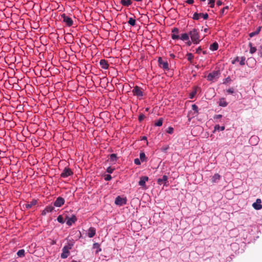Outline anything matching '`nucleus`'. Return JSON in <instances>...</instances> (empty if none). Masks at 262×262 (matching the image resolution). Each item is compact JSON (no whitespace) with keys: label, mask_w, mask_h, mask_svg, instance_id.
Returning <instances> with one entry per match:
<instances>
[{"label":"nucleus","mask_w":262,"mask_h":262,"mask_svg":"<svg viewBox=\"0 0 262 262\" xmlns=\"http://www.w3.org/2000/svg\"><path fill=\"white\" fill-rule=\"evenodd\" d=\"M202 51V48L201 47H199L196 49V53L197 54H200L201 53Z\"/></svg>","instance_id":"obj_49"},{"label":"nucleus","mask_w":262,"mask_h":262,"mask_svg":"<svg viewBox=\"0 0 262 262\" xmlns=\"http://www.w3.org/2000/svg\"><path fill=\"white\" fill-rule=\"evenodd\" d=\"M173 127L169 126L166 129V133L169 134H172L173 133Z\"/></svg>","instance_id":"obj_40"},{"label":"nucleus","mask_w":262,"mask_h":262,"mask_svg":"<svg viewBox=\"0 0 262 262\" xmlns=\"http://www.w3.org/2000/svg\"><path fill=\"white\" fill-rule=\"evenodd\" d=\"M257 140H258V138L256 136H252L250 138V142H252L253 140H254L255 142H257Z\"/></svg>","instance_id":"obj_46"},{"label":"nucleus","mask_w":262,"mask_h":262,"mask_svg":"<svg viewBox=\"0 0 262 262\" xmlns=\"http://www.w3.org/2000/svg\"><path fill=\"white\" fill-rule=\"evenodd\" d=\"M77 221V218L75 215H72L71 217L67 218V220L66 221V224L71 226L72 225L75 223Z\"/></svg>","instance_id":"obj_16"},{"label":"nucleus","mask_w":262,"mask_h":262,"mask_svg":"<svg viewBox=\"0 0 262 262\" xmlns=\"http://www.w3.org/2000/svg\"><path fill=\"white\" fill-rule=\"evenodd\" d=\"M186 3L188 4L192 5L194 3V1L193 0H187L186 1Z\"/></svg>","instance_id":"obj_51"},{"label":"nucleus","mask_w":262,"mask_h":262,"mask_svg":"<svg viewBox=\"0 0 262 262\" xmlns=\"http://www.w3.org/2000/svg\"><path fill=\"white\" fill-rule=\"evenodd\" d=\"M259 55L261 57H262V45L260 46V49L259 50Z\"/></svg>","instance_id":"obj_55"},{"label":"nucleus","mask_w":262,"mask_h":262,"mask_svg":"<svg viewBox=\"0 0 262 262\" xmlns=\"http://www.w3.org/2000/svg\"><path fill=\"white\" fill-rule=\"evenodd\" d=\"M217 103L219 106L222 107H226L228 104V103L226 101V99L225 98H220Z\"/></svg>","instance_id":"obj_19"},{"label":"nucleus","mask_w":262,"mask_h":262,"mask_svg":"<svg viewBox=\"0 0 262 262\" xmlns=\"http://www.w3.org/2000/svg\"><path fill=\"white\" fill-rule=\"evenodd\" d=\"M54 209V207L52 205H49L45 207V208L42 211L41 214V215H46L47 213L52 212Z\"/></svg>","instance_id":"obj_13"},{"label":"nucleus","mask_w":262,"mask_h":262,"mask_svg":"<svg viewBox=\"0 0 262 262\" xmlns=\"http://www.w3.org/2000/svg\"><path fill=\"white\" fill-rule=\"evenodd\" d=\"M17 255L20 257H23L25 256V250L24 249H21V250H18L17 252Z\"/></svg>","instance_id":"obj_35"},{"label":"nucleus","mask_w":262,"mask_h":262,"mask_svg":"<svg viewBox=\"0 0 262 262\" xmlns=\"http://www.w3.org/2000/svg\"><path fill=\"white\" fill-rule=\"evenodd\" d=\"M101 68L103 69L106 70L109 67V64L107 61L104 59H101L99 62Z\"/></svg>","instance_id":"obj_18"},{"label":"nucleus","mask_w":262,"mask_h":262,"mask_svg":"<svg viewBox=\"0 0 262 262\" xmlns=\"http://www.w3.org/2000/svg\"><path fill=\"white\" fill-rule=\"evenodd\" d=\"M246 58L244 56L241 57L239 60V64L241 66L245 64Z\"/></svg>","instance_id":"obj_38"},{"label":"nucleus","mask_w":262,"mask_h":262,"mask_svg":"<svg viewBox=\"0 0 262 262\" xmlns=\"http://www.w3.org/2000/svg\"><path fill=\"white\" fill-rule=\"evenodd\" d=\"M221 178V176L219 173H215L211 178L212 183H216L218 182Z\"/></svg>","instance_id":"obj_27"},{"label":"nucleus","mask_w":262,"mask_h":262,"mask_svg":"<svg viewBox=\"0 0 262 262\" xmlns=\"http://www.w3.org/2000/svg\"><path fill=\"white\" fill-rule=\"evenodd\" d=\"M73 174L72 170L68 167H65L62 172L61 173L60 176L62 178H66L69 176H71Z\"/></svg>","instance_id":"obj_7"},{"label":"nucleus","mask_w":262,"mask_h":262,"mask_svg":"<svg viewBox=\"0 0 262 262\" xmlns=\"http://www.w3.org/2000/svg\"><path fill=\"white\" fill-rule=\"evenodd\" d=\"M148 181V178L146 176H142L140 177V181L139 182V185L143 188H145L146 186V182Z\"/></svg>","instance_id":"obj_14"},{"label":"nucleus","mask_w":262,"mask_h":262,"mask_svg":"<svg viewBox=\"0 0 262 262\" xmlns=\"http://www.w3.org/2000/svg\"><path fill=\"white\" fill-rule=\"evenodd\" d=\"M227 92L229 93V94H232L234 93V89L233 88H230V89H229L227 90Z\"/></svg>","instance_id":"obj_48"},{"label":"nucleus","mask_w":262,"mask_h":262,"mask_svg":"<svg viewBox=\"0 0 262 262\" xmlns=\"http://www.w3.org/2000/svg\"><path fill=\"white\" fill-rule=\"evenodd\" d=\"M187 59L190 63L192 62L194 56L192 53H188L186 54Z\"/></svg>","instance_id":"obj_34"},{"label":"nucleus","mask_w":262,"mask_h":262,"mask_svg":"<svg viewBox=\"0 0 262 262\" xmlns=\"http://www.w3.org/2000/svg\"><path fill=\"white\" fill-rule=\"evenodd\" d=\"M158 62L160 67L162 68L163 69L166 70H169L168 63L167 62V61H163L161 57H159L158 58Z\"/></svg>","instance_id":"obj_11"},{"label":"nucleus","mask_w":262,"mask_h":262,"mask_svg":"<svg viewBox=\"0 0 262 262\" xmlns=\"http://www.w3.org/2000/svg\"><path fill=\"white\" fill-rule=\"evenodd\" d=\"M127 203V199L126 198H121L120 196H118L116 197L115 203L116 205L121 206L124 205Z\"/></svg>","instance_id":"obj_9"},{"label":"nucleus","mask_w":262,"mask_h":262,"mask_svg":"<svg viewBox=\"0 0 262 262\" xmlns=\"http://www.w3.org/2000/svg\"><path fill=\"white\" fill-rule=\"evenodd\" d=\"M117 159L118 157L116 154H112L110 155L109 160L112 164H115L117 162Z\"/></svg>","instance_id":"obj_21"},{"label":"nucleus","mask_w":262,"mask_h":262,"mask_svg":"<svg viewBox=\"0 0 262 262\" xmlns=\"http://www.w3.org/2000/svg\"><path fill=\"white\" fill-rule=\"evenodd\" d=\"M132 93L134 96L138 97H141L143 96L142 90L139 86H135L132 90Z\"/></svg>","instance_id":"obj_8"},{"label":"nucleus","mask_w":262,"mask_h":262,"mask_svg":"<svg viewBox=\"0 0 262 262\" xmlns=\"http://www.w3.org/2000/svg\"><path fill=\"white\" fill-rule=\"evenodd\" d=\"M258 7L259 10L261 11V13L262 14V4H260V5H259L258 6Z\"/></svg>","instance_id":"obj_56"},{"label":"nucleus","mask_w":262,"mask_h":262,"mask_svg":"<svg viewBox=\"0 0 262 262\" xmlns=\"http://www.w3.org/2000/svg\"><path fill=\"white\" fill-rule=\"evenodd\" d=\"M261 27L259 26L258 28H256V29L255 31H253V32L249 33V36L250 37H252L256 35H258L261 30Z\"/></svg>","instance_id":"obj_25"},{"label":"nucleus","mask_w":262,"mask_h":262,"mask_svg":"<svg viewBox=\"0 0 262 262\" xmlns=\"http://www.w3.org/2000/svg\"><path fill=\"white\" fill-rule=\"evenodd\" d=\"M208 28H205V29H204V32H205V33H207V32H208Z\"/></svg>","instance_id":"obj_59"},{"label":"nucleus","mask_w":262,"mask_h":262,"mask_svg":"<svg viewBox=\"0 0 262 262\" xmlns=\"http://www.w3.org/2000/svg\"><path fill=\"white\" fill-rule=\"evenodd\" d=\"M239 61L238 57H236V58L232 62V64H234L235 61Z\"/></svg>","instance_id":"obj_54"},{"label":"nucleus","mask_w":262,"mask_h":262,"mask_svg":"<svg viewBox=\"0 0 262 262\" xmlns=\"http://www.w3.org/2000/svg\"><path fill=\"white\" fill-rule=\"evenodd\" d=\"M145 116L144 114H140L138 117L139 121L141 122L145 118Z\"/></svg>","instance_id":"obj_43"},{"label":"nucleus","mask_w":262,"mask_h":262,"mask_svg":"<svg viewBox=\"0 0 262 262\" xmlns=\"http://www.w3.org/2000/svg\"><path fill=\"white\" fill-rule=\"evenodd\" d=\"M135 1H136V2H141L142 0H134Z\"/></svg>","instance_id":"obj_62"},{"label":"nucleus","mask_w":262,"mask_h":262,"mask_svg":"<svg viewBox=\"0 0 262 262\" xmlns=\"http://www.w3.org/2000/svg\"><path fill=\"white\" fill-rule=\"evenodd\" d=\"M132 0H121L120 4L124 7H129L132 4Z\"/></svg>","instance_id":"obj_22"},{"label":"nucleus","mask_w":262,"mask_h":262,"mask_svg":"<svg viewBox=\"0 0 262 262\" xmlns=\"http://www.w3.org/2000/svg\"><path fill=\"white\" fill-rule=\"evenodd\" d=\"M248 60H252L255 62V60L253 58H249Z\"/></svg>","instance_id":"obj_61"},{"label":"nucleus","mask_w":262,"mask_h":262,"mask_svg":"<svg viewBox=\"0 0 262 262\" xmlns=\"http://www.w3.org/2000/svg\"><path fill=\"white\" fill-rule=\"evenodd\" d=\"M94 249H97L96 251V254H98L99 252L101 251V248L100 247V245L97 243H95L93 245Z\"/></svg>","instance_id":"obj_29"},{"label":"nucleus","mask_w":262,"mask_h":262,"mask_svg":"<svg viewBox=\"0 0 262 262\" xmlns=\"http://www.w3.org/2000/svg\"><path fill=\"white\" fill-rule=\"evenodd\" d=\"M218 48H219V45H218L217 42H214L210 46L209 49L210 50H211L212 51H216L218 49Z\"/></svg>","instance_id":"obj_28"},{"label":"nucleus","mask_w":262,"mask_h":262,"mask_svg":"<svg viewBox=\"0 0 262 262\" xmlns=\"http://www.w3.org/2000/svg\"><path fill=\"white\" fill-rule=\"evenodd\" d=\"M261 201L260 199H257L256 200V202L253 203L252 207L255 210H260L262 208V205L261 204Z\"/></svg>","instance_id":"obj_15"},{"label":"nucleus","mask_w":262,"mask_h":262,"mask_svg":"<svg viewBox=\"0 0 262 262\" xmlns=\"http://www.w3.org/2000/svg\"><path fill=\"white\" fill-rule=\"evenodd\" d=\"M64 199L60 196L58 197L54 202V206L57 207H60L64 204Z\"/></svg>","instance_id":"obj_12"},{"label":"nucleus","mask_w":262,"mask_h":262,"mask_svg":"<svg viewBox=\"0 0 262 262\" xmlns=\"http://www.w3.org/2000/svg\"><path fill=\"white\" fill-rule=\"evenodd\" d=\"M141 160L138 158H136L134 160V163L137 165H140L141 164Z\"/></svg>","instance_id":"obj_45"},{"label":"nucleus","mask_w":262,"mask_h":262,"mask_svg":"<svg viewBox=\"0 0 262 262\" xmlns=\"http://www.w3.org/2000/svg\"><path fill=\"white\" fill-rule=\"evenodd\" d=\"M163 121V118H161L157 122L155 123V125L156 126H161L162 125Z\"/></svg>","instance_id":"obj_36"},{"label":"nucleus","mask_w":262,"mask_h":262,"mask_svg":"<svg viewBox=\"0 0 262 262\" xmlns=\"http://www.w3.org/2000/svg\"><path fill=\"white\" fill-rule=\"evenodd\" d=\"M208 5L210 8H213L215 5V0H208Z\"/></svg>","instance_id":"obj_37"},{"label":"nucleus","mask_w":262,"mask_h":262,"mask_svg":"<svg viewBox=\"0 0 262 262\" xmlns=\"http://www.w3.org/2000/svg\"><path fill=\"white\" fill-rule=\"evenodd\" d=\"M57 221L61 224H63L64 222V221L63 220V218L61 215H59L57 218Z\"/></svg>","instance_id":"obj_39"},{"label":"nucleus","mask_w":262,"mask_h":262,"mask_svg":"<svg viewBox=\"0 0 262 262\" xmlns=\"http://www.w3.org/2000/svg\"><path fill=\"white\" fill-rule=\"evenodd\" d=\"M37 201L36 200H33L30 203H28L26 204H25V207L27 209H30L32 206L35 205L37 204Z\"/></svg>","instance_id":"obj_26"},{"label":"nucleus","mask_w":262,"mask_h":262,"mask_svg":"<svg viewBox=\"0 0 262 262\" xmlns=\"http://www.w3.org/2000/svg\"><path fill=\"white\" fill-rule=\"evenodd\" d=\"M128 23L132 26H135L136 25V19L133 17H129L128 20Z\"/></svg>","instance_id":"obj_33"},{"label":"nucleus","mask_w":262,"mask_h":262,"mask_svg":"<svg viewBox=\"0 0 262 262\" xmlns=\"http://www.w3.org/2000/svg\"><path fill=\"white\" fill-rule=\"evenodd\" d=\"M179 30L178 28L174 27L171 30V37L173 40L179 39L180 36L179 35Z\"/></svg>","instance_id":"obj_10"},{"label":"nucleus","mask_w":262,"mask_h":262,"mask_svg":"<svg viewBox=\"0 0 262 262\" xmlns=\"http://www.w3.org/2000/svg\"><path fill=\"white\" fill-rule=\"evenodd\" d=\"M231 81V79L230 77L229 76H228V77H227L224 79L223 83L226 84L230 82Z\"/></svg>","instance_id":"obj_42"},{"label":"nucleus","mask_w":262,"mask_h":262,"mask_svg":"<svg viewBox=\"0 0 262 262\" xmlns=\"http://www.w3.org/2000/svg\"><path fill=\"white\" fill-rule=\"evenodd\" d=\"M189 34L191 39L192 40L193 43L197 45L201 41L199 31L198 29L193 28L190 31Z\"/></svg>","instance_id":"obj_1"},{"label":"nucleus","mask_w":262,"mask_h":262,"mask_svg":"<svg viewBox=\"0 0 262 262\" xmlns=\"http://www.w3.org/2000/svg\"><path fill=\"white\" fill-rule=\"evenodd\" d=\"M189 39V34L186 33H182L180 36L179 39H181L182 41H186L188 40Z\"/></svg>","instance_id":"obj_23"},{"label":"nucleus","mask_w":262,"mask_h":262,"mask_svg":"<svg viewBox=\"0 0 262 262\" xmlns=\"http://www.w3.org/2000/svg\"><path fill=\"white\" fill-rule=\"evenodd\" d=\"M142 162H146L147 161V158L145 156V154L143 152H141L140 153V159Z\"/></svg>","instance_id":"obj_31"},{"label":"nucleus","mask_w":262,"mask_h":262,"mask_svg":"<svg viewBox=\"0 0 262 262\" xmlns=\"http://www.w3.org/2000/svg\"><path fill=\"white\" fill-rule=\"evenodd\" d=\"M170 56L171 57H172L173 58H174L175 57V55L174 54H170Z\"/></svg>","instance_id":"obj_60"},{"label":"nucleus","mask_w":262,"mask_h":262,"mask_svg":"<svg viewBox=\"0 0 262 262\" xmlns=\"http://www.w3.org/2000/svg\"><path fill=\"white\" fill-rule=\"evenodd\" d=\"M221 72L219 70L213 71L207 76V79L209 81H216L220 76Z\"/></svg>","instance_id":"obj_3"},{"label":"nucleus","mask_w":262,"mask_h":262,"mask_svg":"<svg viewBox=\"0 0 262 262\" xmlns=\"http://www.w3.org/2000/svg\"><path fill=\"white\" fill-rule=\"evenodd\" d=\"M96 234V229L94 227H91L88 230V236L90 238H92Z\"/></svg>","instance_id":"obj_17"},{"label":"nucleus","mask_w":262,"mask_h":262,"mask_svg":"<svg viewBox=\"0 0 262 262\" xmlns=\"http://www.w3.org/2000/svg\"><path fill=\"white\" fill-rule=\"evenodd\" d=\"M73 246V244L68 243L67 245H65L62 249V253H61L60 257L62 259L67 258L70 255V250L72 248Z\"/></svg>","instance_id":"obj_2"},{"label":"nucleus","mask_w":262,"mask_h":262,"mask_svg":"<svg viewBox=\"0 0 262 262\" xmlns=\"http://www.w3.org/2000/svg\"><path fill=\"white\" fill-rule=\"evenodd\" d=\"M225 10L223 8H222L220 11V15L221 16H223L225 14Z\"/></svg>","instance_id":"obj_52"},{"label":"nucleus","mask_w":262,"mask_h":262,"mask_svg":"<svg viewBox=\"0 0 262 262\" xmlns=\"http://www.w3.org/2000/svg\"><path fill=\"white\" fill-rule=\"evenodd\" d=\"M216 5L217 6H220L222 5V2L220 0H218L216 2Z\"/></svg>","instance_id":"obj_53"},{"label":"nucleus","mask_w":262,"mask_h":262,"mask_svg":"<svg viewBox=\"0 0 262 262\" xmlns=\"http://www.w3.org/2000/svg\"><path fill=\"white\" fill-rule=\"evenodd\" d=\"M114 170H115L114 168H113V167H112L111 166H109L106 169V172L109 173H112L113 172Z\"/></svg>","instance_id":"obj_41"},{"label":"nucleus","mask_w":262,"mask_h":262,"mask_svg":"<svg viewBox=\"0 0 262 262\" xmlns=\"http://www.w3.org/2000/svg\"><path fill=\"white\" fill-rule=\"evenodd\" d=\"M203 54H206V52L205 51H203Z\"/></svg>","instance_id":"obj_63"},{"label":"nucleus","mask_w":262,"mask_h":262,"mask_svg":"<svg viewBox=\"0 0 262 262\" xmlns=\"http://www.w3.org/2000/svg\"><path fill=\"white\" fill-rule=\"evenodd\" d=\"M141 140H146L147 141V138L146 136H142L141 137Z\"/></svg>","instance_id":"obj_57"},{"label":"nucleus","mask_w":262,"mask_h":262,"mask_svg":"<svg viewBox=\"0 0 262 262\" xmlns=\"http://www.w3.org/2000/svg\"><path fill=\"white\" fill-rule=\"evenodd\" d=\"M249 47H250L249 52L251 54H253L256 52L257 49L255 47H253L252 43L251 42L249 43Z\"/></svg>","instance_id":"obj_30"},{"label":"nucleus","mask_w":262,"mask_h":262,"mask_svg":"<svg viewBox=\"0 0 262 262\" xmlns=\"http://www.w3.org/2000/svg\"><path fill=\"white\" fill-rule=\"evenodd\" d=\"M225 126H220L219 124H216V125H215L214 126L213 132H214L216 130H217V131H219V130L223 131V130H224L225 129Z\"/></svg>","instance_id":"obj_32"},{"label":"nucleus","mask_w":262,"mask_h":262,"mask_svg":"<svg viewBox=\"0 0 262 262\" xmlns=\"http://www.w3.org/2000/svg\"><path fill=\"white\" fill-rule=\"evenodd\" d=\"M198 88V86H195L192 88V91L189 94V98L190 99H193L194 97L197 93Z\"/></svg>","instance_id":"obj_20"},{"label":"nucleus","mask_w":262,"mask_h":262,"mask_svg":"<svg viewBox=\"0 0 262 262\" xmlns=\"http://www.w3.org/2000/svg\"><path fill=\"white\" fill-rule=\"evenodd\" d=\"M222 117V115L219 114V115H215L213 116V119L214 120L215 119H221Z\"/></svg>","instance_id":"obj_47"},{"label":"nucleus","mask_w":262,"mask_h":262,"mask_svg":"<svg viewBox=\"0 0 262 262\" xmlns=\"http://www.w3.org/2000/svg\"><path fill=\"white\" fill-rule=\"evenodd\" d=\"M60 19L62 20L63 23L68 27H71L73 25V20L72 18L67 15L65 13L60 15Z\"/></svg>","instance_id":"obj_4"},{"label":"nucleus","mask_w":262,"mask_h":262,"mask_svg":"<svg viewBox=\"0 0 262 262\" xmlns=\"http://www.w3.org/2000/svg\"><path fill=\"white\" fill-rule=\"evenodd\" d=\"M168 177L166 175L163 176L162 178H159L157 180V183L159 185H161L163 183H166L167 181Z\"/></svg>","instance_id":"obj_24"},{"label":"nucleus","mask_w":262,"mask_h":262,"mask_svg":"<svg viewBox=\"0 0 262 262\" xmlns=\"http://www.w3.org/2000/svg\"><path fill=\"white\" fill-rule=\"evenodd\" d=\"M191 108L192 110L188 113V116L191 118H192L198 115L199 110L198 106L195 104L192 105Z\"/></svg>","instance_id":"obj_6"},{"label":"nucleus","mask_w":262,"mask_h":262,"mask_svg":"<svg viewBox=\"0 0 262 262\" xmlns=\"http://www.w3.org/2000/svg\"><path fill=\"white\" fill-rule=\"evenodd\" d=\"M243 2L246 3V0H243Z\"/></svg>","instance_id":"obj_64"},{"label":"nucleus","mask_w":262,"mask_h":262,"mask_svg":"<svg viewBox=\"0 0 262 262\" xmlns=\"http://www.w3.org/2000/svg\"><path fill=\"white\" fill-rule=\"evenodd\" d=\"M203 18L204 20H206L208 18V14L207 13H198L195 12L193 16L192 17V18L193 20H200L201 18Z\"/></svg>","instance_id":"obj_5"},{"label":"nucleus","mask_w":262,"mask_h":262,"mask_svg":"<svg viewBox=\"0 0 262 262\" xmlns=\"http://www.w3.org/2000/svg\"><path fill=\"white\" fill-rule=\"evenodd\" d=\"M112 176L110 174H106L104 176V180L106 181H110L112 179Z\"/></svg>","instance_id":"obj_44"},{"label":"nucleus","mask_w":262,"mask_h":262,"mask_svg":"<svg viewBox=\"0 0 262 262\" xmlns=\"http://www.w3.org/2000/svg\"><path fill=\"white\" fill-rule=\"evenodd\" d=\"M223 9L226 11L229 9V7L226 6V7H224Z\"/></svg>","instance_id":"obj_58"},{"label":"nucleus","mask_w":262,"mask_h":262,"mask_svg":"<svg viewBox=\"0 0 262 262\" xmlns=\"http://www.w3.org/2000/svg\"><path fill=\"white\" fill-rule=\"evenodd\" d=\"M186 41H187L186 45L188 46H190L191 45L192 43H193L192 40L191 39L189 40V39L188 40H186Z\"/></svg>","instance_id":"obj_50"}]
</instances>
